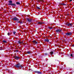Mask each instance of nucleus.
<instances>
[{"label":"nucleus","instance_id":"6","mask_svg":"<svg viewBox=\"0 0 74 74\" xmlns=\"http://www.w3.org/2000/svg\"><path fill=\"white\" fill-rule=\"evenodd\" d=\"M14 58L16 60H18V59H19V57L17 56H16L14 57Z\"/></svg>","mask_w":74,"mask_h":74},{"label":"nucleus","instance_id":"14","mask_svg":"<svg viewBox=\"0 0 74 74\" xmlns=\"http://www.w3.org/2000/svg\"><path fill=\"white\" fill-rule=\"evenodd\" d=\"M18 44H22V42H21L20 41H18Z\"/></svg>","mask_w":74,"mask_h":74},{"label":"nucleus","instance_id":"24","mask_svg":"<svg viewBox=\"0 0 74 74\" xmlns=\"http://www.w3.org/2000/svg\"><path fill=\"white\" fill-rule=\"evenodd\" d=\"M16 33V32H13V34H15Z\"/></svg>","mask_w":74,"mask_h":74},{"label":"nucleus","instance_id":"23","mask_svg":"<svg viewBox=\"0 0 74 74\" xmlns=\"http://www.w3.org/2000/svg\"><path fill=\"white\" fill-rule=\"evenodd\" d=\"M8 36H10V33H8Z\"/></svg>","mask_w":74,"mask_h":74},{"label":"nucleus","instance_id":"19","mask_svg":"<svg viewBox=\"0 0 74 74\" xmlns=\"http://www.w3.org/2000/svg\"><path fill=\"white\" fill-rule=\"evenodd\" d=\"M38 23L39 24H42V23H41V22H39Z\"/></svg>","mask_w":74,"mask_h":74},{"label":"nucleus","instance_id":"18","mask_svg":"<svg viewBox=\"0 0 74 74\" xmlns=\"http://www.w3.org/2000/svg\"><path fill=\"white\" fill-rule=\"evenodd\" d=\"M38 1H42V2H44V1H42V0H38Z\"/></svg>","mask_w":74,"mask_h":74},{"label":"nucleus","instance_id":"1","mask_svg":"<svg viewBox=\"0 0 74 74\" xmlns=\"http://www.w3.org/2000/svg\"><path fill=\"white\" fill-rule=\"evenodd\" d=\"M15 67H17V68H19V67H22V65L21 64H20V63H18L16 65H15Z\"/></svg>","mask_w":74,"mask_h":74},{"label":"nucleus","instance_id":"29","mask_svg":"<svg viewBox=\"0 0 74 74\" xmlns=\"http://www.w3.org/2000/svg\"><path fill=\"white\" fill-rule=\"evenodd\" d=\"M69 14H67V16H69Z\"/></svg>","mask_w":74,"mask_h":74},{"label":"nucleus","instance_id":"21","mask_svg":"<svg viewBox=\"0 0 74 74\" xmlns=\"http://www.w3.org/2000/svg\"><path fill=\"white\" fill-rule=\"evenodd\" d=\"M53 53V52H50V54H51V55H52Z\"/></svg>","mask_w":74,"mask_h":74},{"label":"nucleus","instance_id":"7","mask_svg":"<svg viewBox=\"0 0 74 74\" xmlns=\"http://www.w3.org/2000/svg\"><path fill=\"white\" fill-rule=\"evenodd\" d=\"M62 30L60 29H57L56 30V32H61Z\"/></svg>","mask_w":74,"mask_h":74},{"label":"nucleus","instance_id":"20","mask_svg":"<svg viewBox=\"0 0 74 74\" xmlns=\"http://www.w3.org/2000/svg\"><path fill=\"white\" fill-rule=\"evenodd\" d=\"M37 9H38L39 10H40V7H37Z\"/></svg>","mask_w":74,"mask_h":74},{"label":"nucleus","instance_id":"4","mask_svg":"<svg viewBox=\"0 0 74 74\" xmlns=\"http://www.w3.org/2000/svg\"><path fill=\"white\" fill-rule=\"evenodd\" d=\"M8 5H11V6H12V7L13 6H15V4L14 3H8Z\"/></svg>","mask_w":74,"mask_h":74},{"label":"nucleus","instance_id":"30","mask_svg":"<svg viewBox=\"0 0 74 74\" xmlns=\"http://www.w3.org/2000/svg\"><path fill=\"white\" fill-rule=\"evenodd\" d=\"M73 47H74V45H73Z\"/></svg>","mask_w":74,"mask_h":74},{"label":"nucleus","instance_id":"13","mask_svg":"<svg viewBox=\"0 0 74 74\" xmlns=\"http://www.w3.org/2000/svg\"><path fill=\"white\" fill-rule=\"evenodd\" d=\"M18 23H23V21H18Z\"/></svg>","mask_w":74,"mask_h":74},{"label":"nucleus","instance_id":"25","mask_svg":"<svg viewBox=\"0 0 74 74\" xmlns=\"http://www.w3.org/2000/svg\"><path fill=\"white\" fill-rule=\"evenodd\" d=\"M44 54L45 55H48V54L47 53H45Z\"/></svg>","mask_w":74,"mask_h":74},{"label":"nucleus","instance_id":"28","mask_svg":"<svg viewBox=\"0 0 74 74\" xmlns=\"http://www.w3.org/2000/svg\"><path fill=\"white\" fill-rule=\"evenodd\" d=\"M69 1L70 2L72 1V0H69Z\"/></svg>","mask_w":74,"mask_h":74},{"label":"nucleus","instance_id":"12","mask_svg":"<svg viewBox=\"0 0 74 74\" xmlns=\"http://www.w3.org/2000/svg\"><path fill=\"white\" fill-rule=\"evenodd\" d=\"M9 4H12V1H9Z\"/></svg>","mask_w":74,"mask_h":74},{"label":"nucleus","instance_id":"15","mask_svg":"<svg viewBox=\"0 0 74 74\" xmlns=\"http://www.w3.org/2000/svg\"><path fill=\"white\" fill-rule=\"evenodd\" d=\"M16 4H20V3H19L18 2H16Z\"/></svg>","mask_w":74,"mask_h":74},{"label":"nucleus","instance_id":"8","mask_svg":"<svg viewBox=\"0 0 74 74\" xmlns=\"http://www.w3.org/2000/svg\"><path fill=\"white\" fill-rule=\"evenodd\" d=\"M33 43L34 44H38L37 42L35 40L33 41Z\"/></svg>","mask_w":74,"mask_h":74},{"label":"nucleus","instance_id":"27","mask_svg":"<svg viewBox=\"0 0 74 74\" xmlns=\"http://www.w3.org/2000/svg\"><path fill=\"white\" fill-rule=\"evenodd\" d=\"M63 5H66V4H63Z\"/></svg>","mask_w":74,"mask_h":74},{"label":"nucleus","instance_id":"22","mask_svg":"<svg viewBox=\"0 0 74 74\" xmlns=\"http://www.w3.org/2000/svg\"><path fill=\"white\" fill-rule=\"evenodd\" d=\"M27 53L29 54L30 53V51H28V52H27Z\"/></svg>","mask_w":74,"mask_h":74},{"label":"nucleus","instance_id":"16","mask_svg":"<svg viewBox=\"0 0 74 74\" xmlns=\"http://www.w3.org/2000/svg\"><path fill=\"white\" fill-rule=\"evenodd\" d=\"M49 29H50V30H51V29H52L53 28L51 27H49Z\"/></svg>","mask_w":74,"mask_h":74},{"label":"nucleus","instance_id":"3","mask_svg":"<svg viewBox=\"0 0 74 74\" xmlns=\"http://www.w3.org/2000/svg\"><path fill=\"white\" fill-rule=\"evenodd\" d=\"M66 36H71L72 35V34L71 33H67L66 34Z\"/></svg>","mask_w":74,"mask_h":74},{"label":"nucleus","instance_id":"2","mask_svg":"<svg viewBox=\"0 0 74 74\" xmlns=\"http://www.w3.org/2000/svg\"><path fill=\"white\" fill-rule=\"evenodd\" d=\"M13 19L14 21H18V20H19V19L16 17H15L13 18Z\"/></svg>","mask_w":74,"mask_h":74},{"label":"nucleus","instance_id":"10","mask_svg":"<svg viewBox=\"0 0 74 74\" xmlns=\"http://www.w3.org/2000/svg\"><path fill=\"white\" fill-rule=\"evenodd\" d=\"M36 73H38V74H41V72L39 71H36Z\"/></svg>","mask_w":74,"mask_h":74},{"label":"nucleus","instance_id":"11","mask_svg":"<svg viewBox=\"0 0 74 74\" xmlns=\"http://www.w3.org/2000/svg\"><path fill=\"white\" fill-rule=\"evenodd\" d=\"M45 41H46L47 42H49V40L48 39H45Z\"/></svg>","mask_w":74,"mask_h":74},{"label":"nucleus","instance_id":"26","mask_svg":"<svg viewBox=\"0 0 74 74\" xmlns=\"http://www.w3.org/2000/svg\"><path fill=\"white\" fill-rule=\"evenodd\" d=\"M71 56L72 57H73V54H71Z\"/></svg>","mask_w":74,"mask_h":74},{"label":"nucleus","instance_id":"5","mask_svg":"<svg viewBox=\"0 0 74 74\" xmlns=\"http://www.w3.org/2000/svg\"><path fill=\"white\" fill-rule=\"evenodd\" d=\"M26 19L27 20V21H28V22H30L32 21V19L30 18H27Z\"/></svg>","mask_w":74,"mask_h":74},{"label":"nucleus","instance_id":"9","mask_svg":"<svg viewBox=\"0 0 74 74\" xmlns=\"http://www.w3.org/2000/svg\"><path fill=\"white\" fill-rule=\"evenodd\" d=\"M67 26H72V24L71 23H69L68 24H67Z\"/></svg>","mask_w":74,"mask_h":74},{"label":"nucleus","instance_id":"17","mask_svg":"<svg viewBox=\"0 0 74 74\" xmlns=\"http://www.w3.org/2000/svg\"><path fill=\"white\" fill-rule=\"evenodd\" d=\"M3 42H4V43H6V42H6V41L3 40Z\"/></svg>","mask_w":74,"mask_h":74}]
</instances>
